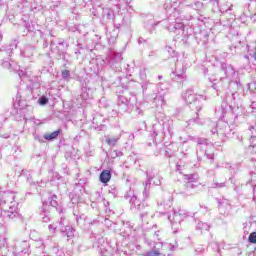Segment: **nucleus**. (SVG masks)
<instances>
[{
  "mask_svg": "<svg viewBox=\"0 0 256 256\" xmlns=\"http://www.w3.org/2000/svg\"><path fill=\"white\" fill-rule=\"evenodd\" d=\"M19 215V208L13 192H4L0 198V217L15 219Z\"/></svg>",
  "mask_w": 256,
  "mask_h": 256,
  "instance_id": "nucleus-1",
  "label": "nucleus"
},
{
  "mask_svg": "<svg viewBox=\"0 0 256 256\" xmlns=\"http://www.w3.org/2000/svg\"><path fill=\"white\" fill-rule=\"evenodd\" d=\"M51 235H55L57 231L62 233L63 237L73 239L75 237V230L73 227L65 224V218H61L59 222H54L48 226Z\"/></svg>",
  "mask_w": 256,
  "mask_h": 256,
  "instance_id": "nucleus-2",
  "label": "nucleus"
},
{
  "mask_svg": "<svg viewBox=\"0 0 256 256\" xmlns=\"http://www.w3.org/2000/svg\"><path fill=\"white\" fill-rule=\"evenodd\" d=\"M182 98L190 109H196V115H199V111L203 108V95L197 96L193 90L189 89L182 94Z\"/></svg>",
  "mask_w": 256,
  "mask_h": 256,
  "instance_id": "nucleus-3",
  "label": "nucleus"
},
{
  "mask_svg": "<svg viewBox=\"0 0 256 256\" xmlns=\"http://www.w3.org/2000/svg\"><path fill=\"white\" fill-rule=\"evenodd\" d=\"M57 207V195L50 196L46 202H43L41 212H42V221L43 223H49L51 221V208Z\"/></svg>",
  "mask_w": 256,
  "mask_h": 256,
  "instance_id": "nucleus-4",
  "label": "nucleus"
},
{
  "mask_svg": "<svg viewBox=\"0 0 256 256\" xmlns=\"http://www.w3.org/2000/svg\"><path fill=\"white\" fill-rule=\"evenodd\" d=\"M187 213L184 210H179L178 212H174L173 216H168V219L173 224H181V221L187 219Z\"/></svg>",
  "mask_w": 256,
  "mask_h": 256,
  "instance_id": "nucleus-5",
  "label": "nucleus"
},
{
  "mask_svg": "<svg viewBox=\"0 0 256 256\" xmlns=\"http://www.w3.org/2000/svg\"><path fill=\"white\" fill-rule=\"evenodd\" d=\"M185 67L179 68V66H176L175 72L172 73V79L174 81H178L179 83L185 81L187 79V76H185Z\"/></svg>",
  "mask_w": 256,
  "mask_h": 256,
  "instance_id": "nucleus-6",
  "label": "nucleus"
},
{
  "mask_svg": "<svg viewBox=\"0 0 256 256\" xmlns=\"http://www.w3.org/2000/svg\"><path fill=\"white\" fill-rule=\"evenodd\" d=\"M151 181H153V175L147 173V180L143 183V197L144 199L149 198V191H151Z\"/></svg>",
  "mask_w": 256,
  "mask_h": 256,
  "instance_id": "nucleus-7",
  "label": "nucleus"
},
{
  "mask_svg": "<svg viewBox=\"0 0 256 256\" xmlns=\"http://www.w3.org/2000/svg\"><path fill=\"white\" fill-rule=\"evenodd\" d=\"M93 93H95V88H91V86H88V85L83 86L81 98L84 101H87V99H93Z\"/></svg>",
  "mask_w": 256,
  "mask_h": 256,
  "instance_id": "nucleus-8",
  "label": "nucleus"
},
{
  "mask_svg": "<svg viewBox=\"0 0 256 256\" xmlns=\"http://www.w3.org/2000/svg\"><path fill=\"white\" fill-rule=\"evenodd\" d=\"M221 69L224 71L226 77L228 79H235V69L233 68L232 65H227L225 63L221 64Z\"/></svg>",
  "mask_w": 256,
  "mask_h": 256,
  "instance_id": "nucleus-9",
  "label": "nucleus"
},
{
  "mask_svg": "<svg viewBox=\"0 0 256 256\" xmlns=\"http://www.w3.org/2000/svg\"><path fill=\"white\" fill-rule=\"evenodd\" d=\"M20 55L27 59H31V57L35 55V48L31 45H26L23 50H21Z\"/></svg>",
  "mask_w": 256,
  "mask_h": 256,
  "instance_id": "nucleus-10",
  "label": "nucleus"
},
{
  "mask_svg": "<svg viewBox=\"0 0 256 256\" xmlns=\"http://www.w3.org/2000/svg\"><path fill=\"white\" fill-rule=\"evenodd\" d=\"M135 211H138L140 213V218L143 219V217L149 215V208L145 206V203H138L137 206L133 207Z\"/></svg>",
  "mask_w": 256,
  "mask_h": 256,
  "instance_id": "nucleus-11",
  "label": "nucleus"
},
{
  "mask_svg": "<svg viewBox=\"0 0 256 256\" xmlns=\"http://www.w3.org/2000/svg\"><path fill=\"white\" fill-rule=\"evenodd\" d=\"M183 27H185V25L181 22V19L176 18V23L168 26V31H170V33H177V31H181Z\"/></svg>",
  "mask_w": 256,
  "mask_h": 256,
  "instance_id": "nucleus-12",
  "label": "nucleus"
},
{
  "mask_svg": "<svg viewBox=\"0 0 256 256\" xmlns=\"http://www.w3.org/2000/svg\"><path fill=\"white\" fill-rule=\"evenodd\" d=\"M3 247H7V231L5 230V227H0V249H3Z\"/></svg>",
  "mask_w": 256,
  "mask_h": 256,
  "instance_id": "nucleus-13",
  "label": "nucleus"
},
{
  "mask_svg": "<svg viewBox=\"0 0 256 256\" xmlns=\"http://www.w3.org/2000/svg\"><path fill=\"white\" fill-rule=\"evenodd\" d=\"M109 57H110L109 64L111 66L115 65V63H121V61H123V57H121V53L111 52Z\"/></svg>",
  "mask_w": 256,
  "mask_h": 256,
  "instance_id": "nucleus-14",
  "label": "nucleus"
},
{
  "mask_svg": "<svg viewBox=\"0 0 256 256\" xmlns=\"http://www.w3.org/2000/svg\"><path fill=\"white\" fill-rule=\"evenodd\" d=\"M101 183H109L111 181V171L103 170L100 174Z\"/></svg>",
  "mask_w": 256,
  "mask_h": 256,
  "instance_id": "nucleus-15",
  "label": "nucleus"
},
{
  "mask_svg": "<svg viewBox=\"0 0 256 256\" xmlns=\"http://www.w3.org/2000/svg\"><path fill=\"white\" fill-rule=\"evenodd\" d=\"M229 209H231L229 201L222 200L221 202H219V211H220V213L226 214L227 211H229Z\"/></svg>",
  "mask_w": 256,
  "mask_h": 256,
  "instance_id": "nucleus-16",
  "label": "nucleus"
},
{
  "mask_svg": "<svg viewBox=\"0 0 256 256\" xmlns=\"http://www.w3.org/2000/svg\"><path fill=\"white\" fill-rule=\"evenodd\" d=\"M209 229H211V226L204 222H198L196 225V231H200V233H205V231H209Z\"/></svg>",
  "mask_w": 256,
  "mask_h": 256,
  "instance_id": "nucleus-17",
  "label": "nucleus"
},
{
  "mask_svg": "<svg viewBox=\"0 0 256 256\" xmlns=\"http://www.w3.org/2000/svg\"><path fill=\"white\" fill-rule=\"evenodd\" d=\"M16 251L27 253V251H29V242L22 241L19 246H16Z\"/></svg>",
  "mask_w": 256,
  "mask_h": 256,
  "instance_id": "nucleus-18",
  "label": "nucleus"
},
{
  "mask_svg": "<svg viewBox=\"0 0 256 256\" xmlns=\"http://www.w3.org/2000/svg\"><path fill=\"white\" fill-rule=\"evenodd\" d=\"M106 138V143L110 146V147H115L117 145V141H119V136H105Z\"/></svg>",
  "mask_w": 256,
  "mask_h": 256,
  "instance_id": "nucleus-19",
  "label": "nucleus"
},
{
  "mask_svg": "<svg viewBox=\"0 0 256 256\" xmlns=\"http://www.w3.org/2000/svg\"><path fill=\"white\" fill-rule=\"evenodd\" d=\"M60 133H61V130H56L50 134H45L44 139H46V141H53V139H57V137H59Z\"/></svg>",
  "mask_w": 256,
  "mask_h": 256,
  "instance_id": "nucleus-20",
  "label": "nucleus"
},
{
  "mask_svg": "<svg viewBox=\"0 0 256 256\" xmlns=\"http://www.w3.org/2000/svg\"><path fill=\"white\" fill-rule=\"evenodd\" d=\"M145 27L149 33H153V31H155V27H157V23H155L153 19H150Z\"/></svg>",
  "mask_w": 256,
  "mask_h": 256,
  "instance_id": "nucleus-21",
  "label": "nucleus"
},
{
  "mask_svg": "<svg viewBox=\"0 0 256 256\" xmlns=\"http://www.w3.org/2000/svg\"><path fill=\"white\" fill-rule=\"evenodd\" d=\"M213 89H215V91H221V89H225V84H223V79H220L217 82H214L212 85Z\"/></svg>",
  "mask_w": 256,
  "mask_h": 256,
  "instance_id": "nucleus-22",
  "label": "nucleus"
},
{
  "mask_svg": "<svg viewBox=\"0 0 256 256\" xmlns=\"http://www.w3.org/2000/svg\"><path fill=\"white\" fill-rule=\"evenodd\" d=\"M103 17H105L108 21L113 19V10L106 8L103 10Z\"/></svg>",
  "mask_w": 256,
  "mask_h": 256,
  "instance_id": "nucleus-23",
  "label": "nucleus"
},
{
  "mask_svg": "<svg viewBox=\"0 0 256 256\" xmlns=\"http://www.w3.org/2000/svg\"><path fill=\"white\" fill-rule=\"evenodd\" d=\"M184 179H186V181H190V182H197V175L196 174H186L184 175Z\"/></svg>",
  "mask_w": 256,
  "mask_h": 256,
  "instance_id": "nucleus-24",
  "label": "nucleus"
},
{
  "mask_svg": "<svg viewBox=\"0 0 256 256\" xmlns=\"http://www.w3.org/2000/svg\"><path fill=\"white\" fill-rule=\"evenodd\" d=\"M129 203L131 204V209H133L135 206L138 205V203H140V201L137 200V196L132 195L129 199Z\"/></svg>",
  "mask_w": 256,
  "mask_h": 256,
  "instance_id": "nucleus-25",
  "label": "nucleus"
},
{
  "mask_svg": "<svg viewBox=\"0 0 256 256\" xmlns=\"http://www.w3.org/2000/svg\"><path fill=\"white\" fill-rule=\"evenodd\" d=\"M196 182H191V181H187L184 185V188L189 190V189H195V187H198L199 184H195Z\"/></svg>",
  "mask_w": 256,
  "mask_h": 256,
  "instance_id": "nucleus-26",
  "label": "nucleus"
},
{
  "mask_svg": "<svg viewBox=\"0 0 256 256\" xmlns=\"http://www.w3.org/2000/svg\"><path fill=\"white\" fill-rule=\"evenodd\" d=\"M154 179V180H153ZM163 178L159 175H156V176H152V181H153V184L156 185V186H159L161 185V180Z\"/></svg>",
  "mask_w": 256,
  "mask_h": 256,
  "instance_id": "nucleus-27",
  "label": "nucleus"
},
{
  "mask_svg": "<svg viewBox=\"0 0 256 256\" xmlns=\"http://www.w3.org/2000/svg\"><path fill=\"white\" fill-rule=\"evenodd\" d=\"M38 102L40 105H47L49 103V99L45 96H41Z\"/></svg>",
  "mask_w": 256,
  "mask_h": 256,
  "instance_id": "nucleus-28",
  "label": "nucleus"
},
{
  "mask_svg": "<svg viewBox=\"0 0 256 256\" xmlns=\"http://www.w3.org/2000/svg\"><path fill=\"white\" fill-rule=\"evenodd\" d=\"M248 241H249V243H253V244L256 243V232H252V233L249 235Z\"/></svg>",
  "mask_w": 256,
  "mask_h": 256,
  "instance_id": "nucleus-29",
  "label": "nucleus"
},
{
  "mask_svg": "<svg viewBox=\"0 0 256 256\" xmlns=\"http://www.w3.org/2000/svg\"><path fill=\"white\" fill-rule=\"evenodd\" d=\"M248 153H250V155H255L256 154V145H250L247 149Z\"/></svg>",
  "mask_w": 256,
  "mask_h": 256,
  "instance_id": "nucleus-30",
  "label": "nucleus"
},
{
  "mask_svg": "<svg viewBox=\"0 0 256 256\" xmlns=\"http://www.w3.org/2000/svg\"><path fill=\"white\" fill-rule=\"evenodd\" d=\"M146 256H161V253L159 252V250H152L146 253Z\"/></svg>",
  "mask_w": 256,
  "mask_h": 256,
  "instance_id": "nucleus-31",
  "label": "nucleus"
},
{
  "mask_svg": "<svg viewBox=\"0 0 256 256\" xmlns=\"http://www.w3.org/2000/svg\"><path fill=\"white\" fill-rule=\"evenodd\" d=\"M250 175H251V180H250V183H252V185H253V187H254V189L256 188V183H255V181H256V173H250Z\"/></svg>",
  "mask_w": 256,
  "mask_h": 256,
  "instance_id": "nucleus-32",
  "label": "nucleus"
},
{
  "mask_svg": "<svg viewBox=\"0 0 256 256\" xmlns=\"http://www.w3.org/2000/svg\"><path fill=\"white\" fill-rule=\"evenodd\" d=\"M69 75H71L69 70H63L62 71V79H69Z\"/></svg>",
  "mask_w": 256,
  "mask_h": 256,
  "instance_id": "nucleus-33",
  "label": "nucleus"
},
{
  "mask_svg": "<svg viewBox=\"0 0 256 256\" xmlns=\"http://www.w3.org/2000/svg\"><path fill=\"white\" fill-rule=\"evenodd\" d=\"M197 143H198V145H207V139L206 138H198Z\"/></svg>",
  "mask_w": 256,
  "mask_h": 256,
  "instance_id": "nucleus-34",
  "label": "nucleus"
},
{
  "mask_svg": "<svg viewBox=\"0 0 256 256\" xmlns=\"http://www.w3.org/2000/svg\"><path fill=\"white\" fill-rule=\"evenodd\" d=\"M5 55H7V57H11V55H13V48H11V46L9 48H7L5 50Z\"/></svg>",
  "mask_w": 256,
  "mask_h": 256,
  "instance_id": "nucleus-35",
  "label": "nucleus"
},
{
  "mask_svg": "<svg viewBox=\"0 0 256 256\" xmlns=\"http://www.w3.org/2000/svg\"><path fill=\"white\" fill-rule=\"evenodd\" d=\"M2 67H4V69H11V62L3 61L2 62Z\"/></svg>",
  "mask_w": 256,
  "mask_h": 256,
  "instance_id": "nucleus-36",
  "label": "nucleus"
},
{
  "mask_svg": "<svg viewBox=\"0 0 256 256\" xmlns=\"http://www.w3.org/2000/svg\"><path fill=\"white\" fill-rule=\"evenodd\" d=\"M250 131L252 132L251 139H255L256 137V129L255 127L251 126Z\"/></svg>",
  "mask_w": 256,
  "mask_h": 256,
  "instance_id": "nucleus-37",
  "label": "nucleus"
},
{
  "mask_svg": "<svg viewBox=\"0 0 256 256\" xmlns=\"http://www.w3.org/2000/svg\"><path fill=\"white\" fill-rule=\"evenodd\" d=\"M205 155L207 157V159H211L213 161L214 157H215V154L213 153H209V152H205Z\"/></svg>",
  "mask_w": 256,
  "mask_h": 256,
  "instance_id": "nucleus-38",
  "label": "nucleus"
},
{
  "mask_svg": "<svg viewBox=\"0 0 256 256\" xmlns=\"http://www.w3.org/2000/svg\"><path fill=\"white\" fill-rule=\"evenodd\" d=\"M237 95V93H232L231 96L228 97V99L230 100L231 103H235V96Z\"/></svg>",
  "mask_w": 256,
  "mask_h": 256,
  "instance_id": "nucleus-39",
  "label": "nucleus"
},
{
  "mask_svg": "<svg viewBox=\"0 0 256 256\" xmlns=\"http://www.w3.org/2000/svg\"><path fill=\"white\" fill-rule=\"evenodd\" d=\"M52 253L54 255H57V253H59V246L55 245L53 248H52Z\"/></svg>",
  "mask_w": 256,
  "mask_h": 256,
  "instance_id": "nucleus-40",
  "label": "nucleus"
},
{
  "mask_svg": "<svg viewBox=\"0 0 256 256\" xmlns=\"http://www.w3.org/2000/svg\"><path fill=\"white\" fill-rule=\"evenodd\" d=\"M21 175H25L27 177V179H29V177H31V174L27 170H22Z\"/></svg>",
  "mask_w": 256,
  "mask_h": 256,
  "instance_id": "nucleus-41",
  "label": "nucleus"
},
{
  "mask_svg": "<svg viewBox=\"0 0 256 256\" xmlns=\"http://www.w3.org/2000/svg\"><path fill=\"white\" fill-rule=\"evenodd\" d=\"M214 187L215 188H223V187H225V183H216Z\"/></svg>",
  "mask_w": 256,
  "mask_h": 256,
  "instance_id": "nucleus-42",
  "label": "nucleus"
},
{
  "mask_svg": "<svg viewBox=\"0 0 256 256\" xmlns=\"http://www.w3.org/2000/svg\"><path fill=\"white\" fill-rule=\"evenodd\" d=\"M155 101H161V103H164V99H163V96H158L155 98Z\"/></svg>",
  "mask_w": 256,
  "mask_h": 256,
  "instance_id": "nucleus-43",
  "label": "nucleus"
},
{
  "mask_svg": "<svg viewBox=\"0 0 256 256\" xmlns=\"http://www.w3.org/2000/svg\"><path fill=\"white\" fill-rule=\"evenodd\" d=\"M128 103H129V100H122V105H124L125 109H127Z\"/></svg>",
  "mask_w": 256,
  "mask_h": 256,
  "instance_id": "nucleus-44",
  "label": "nucleus"
},
{
  "mask_svg": "<svg viewBox=\"0 0 256 256\" xmlns=\"http://www.w3.org/2000/svg\"><path fill=\"white\" fill-rule=\"evenodd\" d=\"M169 247H170V250L173 251V250L177 249L178 245L177 244L176 245L170 244Z\"/></svg>",
  "mask_w": 256,
  "mask_h": 256,
  "instance_id": "nucleus-45",
  "label": "nucleus"
},
{
  "mask_svg": "<svg viewBox=\"0 0 256 256\" xmlns=\"http://www.w3.org/2000/svg\"><path fill=\"white\" fill-rule=\"evenodd\" d=\"M198 121H199V118H196V119H190L189 120V123H198Z\"/></svg>",
  "mask_w": 256,
  "mask_h": 256,
  "instance_id": "nucleus-46",
  "label": "nucleus"
},
{
  "mask_svg": "<svg viewBox=\"0 0 256 256\" xmlns=\"http://www.w3.org/2000/svg\"><path fill=\"white\" fill-rule=\"evenodd\" d=\"M42 245H43V240H39L37 243V247H42Z\"/></svg>",
  "mask_w": 256,
  "mask_h": 256,
  "instance_id": "nucleus-47",
  "label": "nucleus"
},
{
  "mask_svg": "<svg viewBox=\"0 0 256 256\" xmlns=\"http://www.w3.org/2000/svg\"><path fill=\"white\" fill-rule=\"evenodd\" d=\"M211 133H212V135H215V133H217V128L212 129Z\"/></svg>",
  "mask_w": 256,
  "mask_h": 256,
  "instance_id": "nucleus-48",
  "label": "nucleus"
},
{
  "mask_svg": "<svg viewBox=\"0 0 256 256\" xmlns=\"http://www.w3.org/2000/svg\"><path fill=\"white\" fill-rule=\"evenodd\" d=\"M231 7H233V5H231V6L229 7V9H227V10H225V9L222 8V11H226V12H227V11H231Z\"/></svg>",
  "mask_w": 256,
  "mask_h": 256,
  "instance_id": "nucleus-49",
  "label": "nucleus"
},
{
  "mask_svg": "<svg viewBox=\"0 0 256 256\" xmlns=\"http://www.w3.org/2000/svg\"><path fill=\"white\" fill-rule=\"evenodd\" d=\"M4 139H9V134H5L4 136H2Z\"/></svg>",
  "mask_w": 256,
  "mask_h": 256,
  "instance_id": "nucleus-50",
  "label": "nucleus"
},
{
  "mask_svg": "<svg viewBox=\"0 0 256 256\" xmlns=\"http://www.w3.org/2000/svg\"><path fill=\"white\" fill-rule=\"evenodd\" d=\"M0 41H3V35L0 33Z\"/></svg>",
  "mask_w": 256,
  "mask_h": 256,
  "instance_id": "nucleus-51",
  "label": "nucleus"
},
{
  "mask_svg": "<svg viewBox=\"0 0 256 256\" xmlns=\"http://www.w3.org/2000/svg\"><path fill=\"white\" fill-rule=\"evenodd\" d=\"M158 79H160V80L163 79V76H158Z\"/></svg>",
  "mask_w": 256,
  "mask_h": 256,
  "instance_id": "nucleus-52",
  "label": "nucleus"
},
{
  "mask_svg": "<svg viewBox=\"0 0 256 256\" xmlns=\"http://www.w3.org/2000/svg\"><path fill=\"white\" fill-rule=\"evenodd\" d=\"M255 105H256V103H255V102H253V103H252V107H255Z\"/></svg>",
  "mask_w": 256,
  "mask_h": 256,
  "instance_id": "nucleus-53",
  "label": "nucleus"
},
{
  "mask_svg": "<svg viewBox=\"0 0 256 256\" xmlns=\"http://www.w3.org/2000/svg\"><path fill=\"white\" fill-rule=\"evenodd\" d=\"M177 169H178V171H179V170L181 169V166L178 165V166H177Z\"/></svg>",
  "mask_w": 256,
  "mask_h": 256,
  "instance_id": "nucleus-54",
  "label": "nucleus"
},
{
  "mask_svg": "<svg viewBox=\"0 0 256 256\" xmlns=\"http://www.w3.org/2000/svg\"><path fill=\"white\" fill-rule=\"evenodd\" d=\"M141 41H143V38H140V39H139V43H141Z\"/></svg>",
  "mask_w": 256,
  "mask_h": 256,
  "instance_id": "nucleus-55",
  "label": "nucleus"
},
{
  "mask_svg": "<svg viewBox=\"0 0 256 256\" xmlns=\"http://www.w3.org/2000/svg\"><path fill=\"white\" fill-rule=\"evenodd\" d=\"M141 41H143V38H140V39H139V43H141Z\"/></svg>",
  "mask_w": 256,
  "mask_h": 256,
  "instance_id": "nucleus-56",
  "label": "nucleus"
},
{
  "mask_svg": "<svg viewBox=\"0 0 256 256\" xmlns=\"http://www.w3.org/2000/svg\"><path fill=\"white\" fill-rule=\"evenodd\" d=\"M244 57H245V59H249V56H247V55H245Z\"/></svg>",
  "mask_w": 256,
  "mask_h": 256,
  "instance_id": "nucleus-57",
  "label": "nucleus"
},
{
  "mask_svg": "<svg viewBox=\"0 0 256 256\" xmlns=\"http://www.w3.org/2000/svg\"><path fill=\"white\" fill-rule=\"evenodd\" d=\"M155 235H156L157 237H159V233L155 232Z\"/></svg>",
  "mask_w": 256,
  "mask_h": 256,
  "instance_id": "nucleus-58",
  "label": "nucleus"
},
{
  "mask_svg": "<svg viewBox=\"0 0 256 256\" xmlns=\"http://www.w3.org/2000/svg\"><path fill=\"white\" fill-rule=\"evenodd\" d=\"M213 126H214V127H217V124L213 123Z\"/></svg>",
  "mask_w": 256,
  "mask_h": 256,
  "instance_id": "nucleus-59",
  "label": "nucleus"
},
{
  "mask_svg": "<svg viewBox=\"0 0 256 256\" xmlns=\"http://www.w3.org/2000/svg\"><path fill=\"white\" fill-rule=\"evenodd\" d=\"M251 161H252V163H253V161H255L254 159H251Z\"/></svg>",
  "mask_w": 256,
  "mask_h": 256,
  "instance_id": "nucleus-60",
  "label": "nucleus"
},
{
  "mask_svg": "<svg viewBox=\"0 0 256 256\" xmlns=\"http://www.w3.org/2000/svg\"><path fill=\"white\" fill-rule=\"evenodd\" d=\"M120 99H123V96H121Z\"/></svg>",
  "mask_w": 256,
  "mask_h": 256,
  "instance_id": "nucleus-61",
  "label": "nucleus"
},
{
  "mask_svg": "<svg viewBox=\"0 0 256 256\" xmlns=\"http://www.w3.org/2000/svg\"><path fill=\"white\" fill-rule=\"evenodd\" d=\"M0 157H1V154H0Z\"/></svg>",
  "mask_w": 256,
  "mask_h": 256,
  "instance_id": "nucleus-62",
  "label": "nucleus"
}]
</instances>
